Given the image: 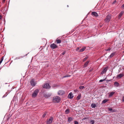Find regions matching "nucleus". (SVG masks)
Returning <instances> with one entry per match:
<instances>
[{
	"label": "nucleus",
	"instance_id": "33",
	"mask_svg": "<svg viewBox=\"0 0 124 124\" xmlns=\"http://www.w3.org/2000/svg\"><path fill=\"white\" fill-rule=\"evenodd\" d=\"M66 52L65 51H64L62 53V55H63Z\"/></svg>",
	"mask_w": 124,
	"mask_h": 124
},
{
	"label": "nucleus",
	"instance_id": "42",
	"mask_svg": "<svg viewBox=\"0 0 124 124\" xmlns=\"http://www.w3.org/2000/svg\"><path fill=\"white\" fill-rule=\"evenodd\" d=\"M74 91L75 92H77V90H74Z\"/></svg>",
	"mask_w": 124,
	"mask_h": 124
},
{
	"label": "nucleus",
	"instance_id": "15",
	"mask_svg": "<svg viewBox=\"0 0 124 124\" xmlns=\"http://www.w3.org/2000/svg\"><path fill=\"white\" fill-rule=\"evenodd\" d=\"M89 61H87L84 64V67H86L87 66V65L89 63Z\"/></svg>",
	"mask_w": 124,
	"mask_h": 124
},
{
	"label": "nucleus",
	"instance_id": "21",
	"mask_svg": "<svg viewBox=\"0 0 124 124\" xmlns=\"http://www.w3.org/2000/svg\"><path fill=\"white\" fill-rule=\"evenodd\" d=\"M85 87L84 86H80L79 87V88L80 89L82 90Z\"/></svg>",
	"mask_w": 124,
	"mask_h": 124
},
{
	"label": "nucleus",
	"instance_id": "46",
	"mask_svg": "<svg viewBox=\"0 0 124 124\" xmlns=\"http://www.w3.org/2000/svg\"><path fill=\"white\" fill-rule=\"evenodd\" d=\"M123 69H124V68Z\"/></svg>",
	"mask_w": 124,
	"mask_h": 124
},
{
	"label": "nucleus",
	"instance_id": "29",
	"mask_svg": "<svg viewBox=\"0 0 124 124\" xmlns=\"http://www.w3.org/2000/svg\"><path fill=\"white\" fill-rule=\"evenodd\" d=\"M110 50H111V48H109L107 49L106 50V51H110Z\"/></svg>",
	"mask_w": 124,
	"mask_h": 124
},
{
	"label": "nucleus",
	"instance_id": "17",
	"mask_svg": "<svg viewBox=\"0 0 124 124\" xmlns=\"http://www.w3.org/2000/svg\"><path fill=\"white\" fill-rule=\"evenodd\" d=\"M114 84L115 86L116 87H118L119 86V83L117 82H114Z\"/></svg>",
	"mask_w": 124,
	"mask_h": 124
},
{
	"label": "nucleus",
	"instance_id": "35",
	"mask_svg": "<svg viewBox=\"0 0 124 124\" xmlns=\"http://www.w3.org/2000/svg\"><path fill=\"white\" fill-rule=\"evenodd\" d=\"M116 2V0L114 1L113 2V4H114Z\"/></svg>",
	"mask_w": 124,
	"mask_h": 124
},
{
	"label": "nucleus",
	"instance_id": "27",
	"mask_svg": "<svg viewBox=\"0 0 124 124\" xmlns=\"http://www.w3.org/2000/svg\"><path fill=\"white\" fill-rule=\"evenodd\" d=\"M105 79H101L99 80V82H103L104 81H105Z\"/></svg>",
	"mask_w": 124,
	"mask_h": 124
},
{
	"label": "nucleus",
	"instance_id": "14",
	"mask_svg": "<svg viewBox=\"0 0 124 124\" xmlns=\"http://www.w3.org/2000/svg\"><path fill=\"white\" fill-rule=\"evenodd\" d=\"M115 54V52H113L109 56V58H111L113 56H114Z\"/></svg>",
	"mask_w": 124,
	"mask_h": 124
},
{
	"label": "nucleus",
	"instance_id": "9",
	"mask_svg": "<svg viewBox=\"0 0 124 124\" xmlns=\"http://www.w3.org/2000/svg\"><path fill=\"white\" fill-rule=\"evenodd\" d=\"M73 97V95L71 92L68 95V97L70 99H72Z\"/></svg>",
	"mask_w": 124,
	"mask_h": 124
},
{
	"label": "nucleus",
	"instance_id": "16",
	"mask_svg": "<svg viewBox=\"0 0 124 124\" xmlns=\"http://www.w3.org/2000/svg\"><path fill=\"white\" fill-rule=\"evenodd\" d=\"M86 48L85 47H84L82 48L80 50L79 52H82L83 51L85 50V49Z\"/></svg>",
	"mask_w": 124,
	"mask_h": 124
},
{
	"label": "nucleus",
	"instance_id": "4",
	"mask_svg": "<svg viewBox=\"0 0 124 124\" xmlns=\"http://www.w3.org/2000/svg\"><path fill=\"white\" fill-rule=\"evenodd\" d=\"M53 120V117L52 116H51L47 120L46 123L47 124H49L52 123Z\"/></svg>",
	"mask_w": 124,
	"mask_h": 124
},
{
	"label": "nucleus",
	"instance_id": "2",
	"mask_svg": "<svg viewBox=\"0 0 124 124\" xmlns=\"http://www.w3.org/2000/svg\"><path fill=\"white\" fill-rule=\"evenodd\" d=\"M60 101V98L58 96H56L53 98V101L55 102H59Z\"/></svg>",
	"mask_w": 124,
	"mask_h": 124
},
{
	"label": "nucleus",
	"instance_id": "26",
	"mask_svg": "<svg viewBox=\"0 0 124 124\" xmlns=\"http://www.w3.org/2000/svg\"><path fill=\"white\" fill-rule=\"evenodd\" d=\"M46 113H47L46 112H45L44 113L42 116L43 117H45V116L46 115Z\"/></svg>",
	"mask_w": 124,
	"mask_h": 124
},
{
	"label": "nucleus",
	"instance_id": "41",
	"mask_svg": "<svg viewBox=\"0 0 124 124\" xmlns=\"http://www.w3.org/2000/svg\"><path fill=\"white\" fill-rule=\"evenodd\" d=\"M2 60H0V63H1L2 62Z\"/></svg>",
	"mask_w": 124,
	"mask_h": 124
},
{
	"label": "nucleus",
	"instance_id": "36",
	"mask_svg": "<svg viewBox=\"0 0 124 124\" xmlns=\"http://www.w3.org/2000/svg\"><path fill=\"white\" fill-rule=\"evenodd\" d=\"M122 101H123L124 102V96H123L122 97Z\"/></svg>",
	"mask_w": 124,
	"mask_h": 124
},
{
	"label": "nucleus",
	"instance_id": "44",
	"mask_svg": "<svg viewBox=\"0 0 124 124\" xmlns=\"http://www.w3.org/2000/svg\"><path fill=\"white\" fill-rule=\"evenodd\" d=\"M9 93H8V92H7L6 93L7 94V95Z\"/></svg>",
	"mask_w": 124,
	"mask_h": 124
},
{
	"label": "nucleus",
	"instance_id": "6",
	"mask_svg": "<svg viewBox=\"0 0 124 124\" xmlns=\"http://www.w3.org/2000/svg\"><path fill=\"white\" fill-rule=\"evenodd\" d=\"M43 88H45L49 89L50 88V86L49 84L47 83L45 84L43 86Z\"/></svg>",
	"mask_w": 124,
	"mask_h": 124
},
{
	"label": "nucleus",
	"instance_id": "39",
	"mask_svg": "<svg viewBox=\"0 0 124 124\" xmlns=\"http://www.w3.org/2000/svg\"><path fill=\"white\" fill-rule=\"evenodd\" d=\"M122 7L123 8H124V4L122 5Z\"/></svg>",
	"mask_w": 124,
	"mask_h": 124
},
{
	"label": "nucleus",
	"instance_id": "13",
	"mask_svg": "<svg viewBox=\"0 0 124 124\" xmlns=\"http://www.w3.org/2000/svg\"><path fill=\"white\" fill-rule=\"evenodd\" d=\"M97 106L96 105L95 103H92L91 105V107L92 108H94Z\"/></svg>",
	"mask_w": 124,
	"mask_h": 124
},
{
	"label": "nucleus",
	"instance_id": "25",
	"mask_svg": "<svg viewBox=\"0 0 124 124\" xmlns=\"http://www.w3.org/2000/svg\"><path fill=\"white\" fill-rule=\"evenodd\" d=\"M90 123H91V124H94V120H92L91 121Z\"/></svg>",
	"mask_w": 124,
	"mask_h": 124
},
{
	"label": "nucleus",
	"instance_id": "8",
	"mask_svg": "<svg viewBox=\"0 0 124 124\" xmlns=\"http://www.w3.org/2000/svg\"><path fill=\"white\" fill-rule=\"evenodd\" d=\"M124 76V74L122 73L120 74L117 75V78H120L123 77Z\"/></svg>",
	"mask_w": 124,
	"mask_h": 124
},
{
	"label": "nucleus",
	"instance_id": "5",
	"mask_svg": "<svg viewBox=\"0 0 124 124\" xmlns=\"http://www.w3.org/2000/svg\"><path fill=\"white\" fill-rule=\"evenodd\" d=\"M50 47L52 49H54L57 47V46L54 43L51 44L50 45Z\"/></svg>",
	"mask_w": 124,
	"mask_h": 124
},
{
	"label": "nucleus",
	"instance_id": "31",
	"mask_svg": "<svg viewBox=\"0 0 124 124\" xmlns=\"http://www.w3.org/2000/svg\"><path fill=\"white\" fill-rule=\"evenodd\" d=\"M77 97L79 99H80L81 97V96L80 95H78V96Z\"/></svg>",
	"mask_w": 124,
	"mask_h": 124
},
{
	"label": "nucleus",
	"instance_id": "45",
	"mask_svg": "<svg viewBox=\"0 0 124 124\" xmlns=\"http://www.w3.org/2000/svg\"><path fill=\"white\" fill-rule=\"evenodd\" d=\"M68 6H69L68 5H67V7H68Z\"/></svg>",
	"mask_w": 124,
	"mask_h": 124
},
{
	"label": "nucleus",
	"instance_id": "34",
	"mask_svg": "<svg viewBox=\"0 0 124 124\" xmlns=\"http://www.w3.org/2000/svg\"><path fill=\"white\" fill-rule=\"evenodd\" d=\"M87 118H86V117L84 118L82 120H85V119H87Z\"/></svg>",
	"mask_w": 124,
	"mask_h": 124
},
{
	"label": "nucleus",
	"instance_id": "24",
	"mask_svg": "<svg viewBox=\"0 0 124 124\" xmlns=\"http://www.w3.org/2000/svg\"><path fill=\"white\" fill-rule=\"evenodd\" d=\"M88 57L87 56H86L85 57L83 60V62H84L85 61H86L88 58Z\"/></svg>",
	"mask_w": 124,
	"mask_h": 124
},
{
	"label": "nucleus",
	"instance_id": "43",
	"mask_svg": "<svg viewBox=\"0 0 124 124\" xmlns=\"http://www.w3.org/2000/svg\"><path fill=\"white\" fill-rule=\"evenodd\" d=\"M115 111L114 110H112V111H113V112H114Z\"/></svg>",
	"mask_w": 124,
	"mask_h": 124
},
{
	"label": "nucleus",
	"instance_id": "38",
	"mask_svg": "<svg viewBox=\"0 0 124 124\" xmlns=\"http://www.w3.org/2000/svg\"><path fill=\"white\" fill-rule=\"evenodd\" d=\"M6 0H3L2 1V3H4L5 2Z\"/></svg>",
	"mask_w": 124,
	"mask_h": 124
},
{
	"label": "nucleus",
	"instance_id": "23",
	"mask_svg": "<svg viewBox=\"0 0 124 124\" xmlns=\"http://www.w3.org/2000/svg\"><path fill=\"white\" fill-rule=\"evenodd\" d=\"M108 99H105L103 100L102 101V103H105L106 102L108 101Z\"/></svg>",
	"mask_w": 124,
	"mask_h": 124
},
{
	"label": "nucleus",
	"instance_id": "3",
	"mask_svg": "<svg viewBox=\"0 0 124 124\" xmlns=\"http://www.w3.org/2000/svg\"><path fill=\"white\" fill-rule=\"evenodd\" d=\"M39 89H36L34 92L32 94V96L33 98H35L37 96L38 93H39Z\"/></svg>",
	"mask_w": 124,
	"mask_h": 124
},
{
	"label": "nucleus",
	"instance_id": "30",
	"mask_svg": "<svg viewBox=\"0 0 124 124\" xmlns=\"http://www.w3.org/2000/svg\"><path fill=\"white\" fill-rule=\"evenodd\" d=\"M75 124H79L78 122L77 121H75L74 122Z\"/></svg>",
	"mask_w": 124,
	"mask_h": 124
},
{
	"label": "nucleus",
	"instance_id": "18",
	"mask_svg": "<svg viewBox=\"0 0 124 124\" xmlns=\"http://www.w3.org/2000/svg\"><path fill=\"white\" fill-rule=\"evenodd\" d=\"M73 120L72 118L70 117H69L68 118V122H71Z\"/></svg>",
	"mask_w": 124,
	"mask_h": 124
},
{
	"label": "nucleus",
	"instance_id": "11",
	"mask_svg": "<svg viewBox=\"0 0 124 124\" xmlns=\"http://www.w3.org/2000/svg\"><path fill=\"white\" fill-rule=\"evenodd\" d=\"M92 14L94 16L96 17H97L98 16L97 13L95 12H92Z\"/></svg>",
	"mask_w": 124,
	"mask_h": 124
},
{
	"label": "nucleus",
	"instance_id": "20",
	"mask_svg": "<svg viewBox=\"0 0 124 124\" xmlns=\"http://www.w3.org/2000/svg\"><path fill=\"white\" fill-rule=\"evenodd\" d=\"M56 41L57 44H59L61 43V40L60 39H57L56 40Z\"/></svg>",
	"mask_w": 124,
	"mask_h": 124
},
{
	"label": "nucleus",
	"instance_id": "40",
	"mask_svg": "<svg viewBox=\"0 0 124 124\" xmlns=\"http://www.w3.org/2000/svg\"><path fill=\"white\" fill-rule=\"evenodd\" d=\"M79 49V47H77V48L76 49V50L77 51H78Z\"/></svg>",
	"mask_w": 124,
	"mask_h": 124
},
{
	"label": "nucleus",
	"instance_id": "7",
	"mask_svg": "<svg viewBox=\"0 0 124 124\" xmlns=\"http://www.w3.org/2000/svg\"><path fill=\"white\" fill-rule=\"evenodd\" d=\"M30 83L31 85L33 86H34L36 85V83L34 81L33 79H32L30 81Z\"/></svg>",
	"mask_w": 124,
	"mask_h": 124
},
{
	"label": "nucleus",
	"instance_id": "37",
	"mask_svg": "<svg viewBox=\"0 0 124 124\" xmlns=\"http://www.w3.org/2000/svg\"><path fill=\"white\" fill-rule=\"evenodd\" d=\"M3 57H2L1 59L0 60L3 61Z\"/></svg>",
	"mask_w": 124,
	"mask_h": 124
},
{
	"label": "nucleus",
	"instance_id": "47",
	"mask_svg": "<svg viewBox=\"0 0 124 124\" xmlns=\"http://www.w3.org/2000/svg\"><path fill=\"white\" fill-rule=\"evenodd\" d=\"M1 63H0V64Z\"/></svg>",
	"mask_w": 124,
	"mask_h": 124
},
{
	"label": "nucleus",
	"instance_id": "28",
	"mask_svg": "<svg viewBox=\"0 0 124 124\" xmlns=\"http://www.w3.org/2000/svg\"><path fill=\"white\" fill-rule=\"evenodd\" d=\"M108 109L109 111H110L112 110V109L111 108H108Z\"/></svg>",
	"mask_w": 124,
	"mask_h": 124
},
{
	"label": "nucleus",
	"instance_id": "19",
	"mask_svg": "<svg viewBox=\"0 0 124 124\" xmlns=\"http://www.w3.org/2000/svg\"><path fill=\"white\" fill-rule=\"evenodd\" d=\"M123 12H121L119 14V16H118V18H120L122 16L123 14Z\"/></svg>",
	"mask_w": 124,
	"mask_h": 124
},
{
	"label": "nucleus",
	"instance_id": "10",
	"mask_svg": "<svg viewBox=\"0 0 124 124\" xmlns=\"http://www.w3.org/2000/svg\"><path fill=\"white\" fill-rule=\"evenodd\" d=\"M115 92H112L109 93V97H111L115 93Z\"/></svg>",
	"mask_w": 124,
	"mask_h": 124
},
{
	"label": "nucleus",
	"instance_id": "32",
	"mask_svg": "<svg viewBox=\"0 0 124 124\" xmlns=\"http://www.w3.org/2000/svg\"><path fill=\"white\" fill-rule=\"evenodd\" d=\"M70 76H64L63 77V78H65L69 77H70Z\"/></svg>",
	"mask_w": 124,
	"mask_h": 124
},
{
	"label": "nucleus",
	"instance_id": "12",
	"mask_svg": "<svg viewBox=\"0 0 124 124\" xmlns=\"http://www.w3.org/2000/svg\"><path fill=\"white\" fill-rule=\"evenodd\" d=\"M107 70V68H105L104 70H103L102 72H101L102 74H103L105 73L106 72Z\"/></svg>",
	"mask_w": 124,
	"mask_h": 124
},
{
	"label": "nucleus",
	"instance_id": "22",
	"mask_svg": "<svg viewBox=\"0 0 124 124\" xmlns=\"http://www.w3.org/2000/svg\"><path fill=\"white\" fill-rule=\"evenodd\" d=\"M70 112V110L69 109H67L65 111V113L66 114H68Z\"/></svg>",
	"mask_w": 124,
	"mask_h": 124
},
{
	"label": "nucleus",
	"instance_id": "1",
	"mask_svg": "<svg viewBox=\"0 0 124 124\" xmlns=\"http://www.w3.org/2000/svg\"><path fill=\"white\" fill-rule=\"evenodd\" d=\"M111 18V16L110 14L106 16V18L104 19V21L106 23H108L110 21Z\"/></svg>",
	"mask_w": 124,
	"mask_h": 124
}]
</instances>
